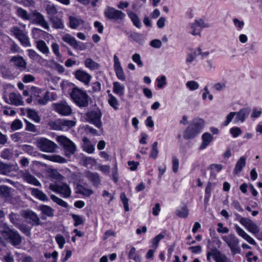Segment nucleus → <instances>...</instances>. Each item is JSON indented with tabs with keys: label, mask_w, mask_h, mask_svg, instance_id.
<instances>
[{
	"label": "nucleus",
	"mask_w": 262,
	"mask_h": 262,
	"mask_svg": "<svg viewBox=\"0 0 262 262\" xmlns=\"http://www.w3.org/2000/svg\"><path fill=\"white\" fill-rule=\"evenodd\" d=\"M70 97L76 105L80 107L89 105V96L85 91L75 86L70 93Z\"/></svg>",
	"instance_id": "obj_1"
},
{
	"label": "nucleus",
	"mask_w": 262,
	"mask_h": 262,
	"mask_svg": "<svg viewBox=\"0 0 262 262\" xmlns=\"http://www.w3.org/2000/svg\"><path fill=\"white\" fill-rule=\"evenodd\" d=\"M204 126V121L201 118L194 119L185 130L183 137L185 139H192L196 136Z\"/></svg>",
	"instance_id": "obj_2"
},
{
	"label": "nucleus",
	"mask_w": 262,
	"mask_h": 262,
	"mask_svg": "<svg viewBox=\"0 0 262 262\" xmlns=\"http://www.w3.org/2000/svg\"><path fill=\"white\" fill-rule=\"evenodd\" d=\"M85 116V120L87 122L94 124L99 129H102V122L101 118L102 113L100 109L97 108L89 111L86 113Z\"/></svg>",
	"instance_id": "obj_3"
},
{
	"label": "nucleus",
	"mask_w": 262,
	"mask_h": 262,
	"mask_svg": "<svg viewBox=\"0 0 262 262\" xmlns=\"http://www.w3.org/2000/svg\"><path fill=\"white\" fill-rule=\"evenodd\" d=\"M57 141L62 146L64 155L70 158L72 155L74 154L76 147L75 144L69 139L63 136H60L57 137Z\"/></svg>",
	"instance_id": "obj_4"
},
{
	"label": "nucleus",
	"mask_w": 262,
	"mask_h": 262,
	"mask_svg": "<svg viewBox=\"0 0 262 262\" xmlns=\"http://www.w3.org/2000/svg\"><path fill=\"white\" fill-rule=\"evenodd\" d=\"M36 144L40 150L46 152H55L58 148L56 143L45 138L37 139Z\"/></svg>",
	"instance_id": "obj_5"
},
{
	"label": "nucleus",
	"mask_w": 262,
	"mask_h": 262,
	"mask_svg": "<svg viewBox=\"0 0 262 262\" xmlns=\"http://www.w3.org/2000/svg\"><path fill=\"white\" fill-rule=\"evenodd\" d=\"M222 239L229 247L232 255L241 253V249L238 245L239 241L234 233H231L228 236H224Z\"/></svg>",
	"instance_id": "obj_6"
},
{
	"label": "nucleus",
	"mask_w": 262,
	"mask_h": 262,
	"mask_svg": "<svg viewBox=\"0 0 262 262\" xmlns=\"http://www.w3.org/2000/svg\"><path fill=\"white\" fill-rule=\"evenodd\" d=\"M104 14L107 18L116 21L123 20L126 16L125 14L121 10L110 6L106 7Z\"/></svg>",
	"instance_id": "obj_7"
},
{
	"label": "nucleus",
	"mask_w": 262,
	"mask_h": 262,
	"mask_svg": "<svg viewBox=\"0 0 262 262\" xmlns=\"http://www.w3.org/2000/svg\"><path fill=\"white\" fill-rule=\"evenodd\" d=\"M49 188L52 191L59 193L63 198H69L71 194L69 186L66 183L61 184H50Z\"/></svg>",
	"instance_id": "obj_8"
},
{
	"label": "nucleus",
	"mask_w": 262,
	"mask_h": 262,
	"mask_svg": "<svg viewBox=\"0 0 262 262\" xmlns=\"http://www.w3.org/2000/svg\"><path fill=\"white\" fill-rule=\"evenodd\" d=\"M53 109L58 114L62 116H69L72 114V110L71 106L65 101L59 103H54L52 105Z\"/></svg>",
	"instance_id": "obj_9"
},
{
	"label": "nucleus",
	"mask_w": 262,
	"mask_h": 262,
	"mask_svg": "<svg viewBox=\"0 0 262 262\" xmlns=\"http://www.w3.org/2000/svg\"><path fill=\"white\" fill-rule=\"evenodd\" d=\"M75 120H69L67 119L57 120L54 123L53 128L55 130H68L76 125Z\"/></svg>",
	"instance_id": "obj_10"
},
{
	"label": "nucleus",
	"mask_w": 262,
	"mask_h": 262,
	"mask_svg": "<svg viewBox=\"0 0 262 262\" xmlns=\"http://www.w3.org/2000/svg\"><path fill=\"white\" fill-rule=\"evenodd\" d=\"M62 39L75 50L82 51L85 49V46L83 43L77 41L74 37L69 34L63 36Z\"/></svg>",
	"instance_id": "obj_11"
},
{
	"label": "nucleus",
	"mask_w": 262,
	"mask_h": 262,
	"mask_svg": "<svg viewBox=\"0 0 262 262\" xmlns=\"http://www.w3.org/2000/svg\"><path fill=\"white\" fill-rule=\"evenodd\" d=\"M73 75L77 80L81 82L84 85H89L91 80L92 76L86 71L81 69H78L74 72Z\"/></svg>",
	"instance_id": "obj_12"
},
{
	"label": "nucleus",
	"mask_w": 262,
	"mask_h": 262,
	"mask_svg": "<svg viewBox=\"0 0 262 262\" xmlns=\"http://www.w3.org/2000/svg\"><path fill=\"white\" fill-rule=\"evenodd\" d=\"M239 222L250 232L253 234H256V233H257L259 231L258 226L254 222L249 219L242 217Z\"/></svg>",
	"instance_id": "obj_13"
},
{
	"label": "nucleus",
	"mask_w": 262,
	"mask_h": 262,
	"mask_svg": "<svg viewBox=\"0 0 262 262\" xmlns=\"http://www.w3.org/2000/svg\"><path fill=\"white\" fill-rule=\"evenodd\" d=\"M0 232L2 235L6 238H9L11 240L13 245H15V241L13 239V237L15 235V232L11 230L6 224L3 222L0 221Z\"/></svg>",
	"instance_id": "obj_14"
},
{
	"label": "nucleus",
	"mask_w": 262,
	"mask_h": 262,
	"mask_svg": "<svg viewBox=\"0 0 262 262\" xmlns=\"http://www.w3.org/2000/svg\"><path fill=\"white\" fill-rule=\"evenodd\" d=\"M114 69L117 77L121 81H125L126 77L121 67L119 59L116 55L114 56Z\"/></svg>",
	"instance_id": "obj_15"
},
{
	"label": "nucleus",
	"mask_w": 262,
	"mask_h": 262,
	"mask_svg": "<svg viewBox=\"0 0 262 262\" xmlns=\"http://www.w3.org/2000/svg\"><path fill=\"white\" fill-rule=\"evenodd\" d=\"M38 209L41 211L42 219H46L47 217H52L54 216L55 210L51 207L41 204L38 207Z\"/></svg>",
	"instance_id": "obj_16"
},
{
	"label": "nucleus",
	"mask_w": 262,
	"mask_h": 262,
	"mask_svg": "<svg viewBox=\"0 0 262 262\" xmlns=\"http://www.w3.org/2000/svg\"><path fill=\"white\" fill-rule=\"evenodd\" d=\"M32 18L34 22L40 25L43 28L49 30L50 27L48 22L44 16L39 12H34L32 13Z\"/></svg>",
	"instance_id": "obj_17"
},
{
	"label": "nucleus",
	"mask_w": 262,
	"mask_h": 262,
	"mask_svg": "<svg viewBox=\"0 0 262 262\" xmlns=\"http://www.w3.org/2000/svg\"><path fill=\"white\" fill-rule=\"evenodd\" d=\"M17 39L24 47L31 46L29 38L26 31L17 29Z\"/></svg>",
	"instance_id": "obj_18"
},
{
	"label": "nucleus",
	"mask_w": 262,
	"mask_h": 262,
	"mask_svg": "<svg viewBox=\"0 0 262 262\" xmlns=\"http://www.w3.org/2000/svg\"><path fill=\"white\" fill-rule=\"evenodd\" d=\"M235 229L236 232L238 234V235L242 237H243L244 239H245L247 242L249 244L256 245V243L255 241L253 239L252 237H251L249 235H248L242 228H241L239 226L236 225L235 226Z\"/></svg>",
	"instance_id": "obj_19"
},
{
	"label": "nucleus",
	"mask_w": 262,
	"mask_h": 262,
	"mask_svg": "<svg viewBox=\"0 0 262 262\" xmlns=\"http://www.w3.org/2000/svg\"><path fill=\"white\" fill-rule=\"evenodd\" d=\"M24 214L25 218L32 221L33 225L38 226L40 224V219L34 212L28 210L25 211Z\"/></svg>",
	"instance_id": "obj_20"
},
{
	"label": "nucleus",
	"mask_w": 262,
	"mask_h": 262,
	"mask_svg": "<svg viewBox=\"0 0 262 262\" xmlns=\"http://www.w3.org/2000/svg\"><path fill=\"white\" fill-rule=\"evenodd\" d=\"M85 177L94 186L98 187L100 184V178L97 173L88 171L85 173Z\"/></svg>",
	"instance_id": "obj_21"
},
{
	"label": "nucleus",
	"mask_w": 262,
	"mask_h": 262,
	"mask_svg": "<svg viewBox=\"0 0 262 262\" xmlns=\"http://www.w3.org/2000/svg\"><path fill=\"white\" fill-rule=\"evenodd\" d=\"M202 142L199 147L200 150L206 148L213 139V136L209 133H205L202 136Z\"/></svg>",
	"instance_id": "obj_22"
},
{
	"label": "nucleus",
	"mask_w": 262,
	"mask_h": 262,
	"mask_svg": "<svg viewBox=\"0 0 262 262\" xmlns=\"http://www.w3.org/2000/svg\"><path fill=\"white\" fill-rule=\"evenodd\" d=\"M247 158L245 156L241 157L237 161L233 170V174L237 175L243 168L246 166Z\"/></svg>",
	"instance_id": "obj_23"
},
{
	"label": "nucleus",
	"mask_w": 262,
	"mask_h": 262,
	"mask_svg": "<svg viewBox=\"0 0 262 262\" xmlns=\"http://www.w3.org/2000/svg\"><path fill=\"white\" fill-rule=\"evenodd\" d=\"M235 114L234 121L235 123H237L239 122H244L249 115V112L245 108H242L238 112H235Z\"/></svg>",
	"instance_id": "obj_24"
},
{
	"label": "nucleus",
	"mask_w": 262,
	"mask_h": 262,
	"mask_svg": "<svg viewBox=\"0 0 262 262\" xmlns=\"http://www.w3.org/2000/svg\"><path fill=\"white\" fill-rule=\"evenodd\" d=\"M31 194L36 199L45 202L49 201L48 196L42 191L37 188H30Z\"/></svg>",
	"instance_id": "obj_25"
},
{
	"label": "nucleus",
	"mask_w": 262,
	"mask_h": 262,
	"mask_svg": "<svg viewBox=\"0 0 262 262\" xmlns=\"http://www.w3.org/2000/svg\"><path fill=\"white\" fill-rule=\"evenodd\" d=\"M36 48L42 54L48 56L50 53L49 48L46 43L42 40L35 41Z\"/></svg>",
	"instance_id": "obj_26"
},
{
	"label": "nucleus",
	"mask_w": 262,
	"mask_h": 262,
	"mask_svg": "<svg viewBox=\"0 0 262 262\" xmlns=\"http://www.w3.org/2000/svg\"><path fill=\"white\" fill-rule=\"evenodd\" d=\"M42 157L45 159L54 162H57L59 163H65L67 162L66 159L59 155H47L43 154L42 155Z\"/></svg>",
	"instance_id": "obj_27"
},
{
	"label": "nucleus",
	"mask_w": 262,
	"mask_h": 262,
	"mask_svg": "<svg viewBox=\"0 0 262 262\" xmlns=\"http://www.w3.org/2000/svg\"><path fill=\"white\" fill-rule=\"evenodd\" d=\"M84 23V21L79 17L73 16H69V25L72 29L77 28L81 24Z\"/></svg>",
	"instance_id": "obj_28"
},
{
	"label": "nucleus",
	"mask_w": 262,
	"mask_h": 262,
	"mask_svg": "<svg viewBox=\"0 0 262 262\" xmlns=\"http://www.w3.org/2000/svg\"><path fill=\"white\" fill-rule=\"evenodd\" d=\"M13 167L9 164L0 161V173L3 175L10 176Z\"/></svg>",
	"instance_id": "obj_29"
},
{
	"label": "nucleus",
	"mask_w": 262,
	"mask_h": 262,
	"mask_svg": "<svg viewBox=\"0 0 262 262\" xmlns=\"http://www.w3.org/2000/svg\"><path fill=\"white\" fill-rule=\"evenodd\" d=\"M82 141L83 150L89 154L93 153L95 150L94 145L91 143L89 139L86 137H84Z\"/></svg>",
	"instance_id": "obj_30"
},
{
	"label": "nucleus",
	"mask_w": 262,
	"mask_h": 262,
	"mask_svg": "<svg viewBox=\"0 0 262 262\" xmlns=\"http://www.w3.org/2000/svg\"><path fill=\"white\" fill-rule=\"evenodd\" d=\"M84 63L86 68L92 71L97 70L100 67V66L98 63L95 62L92 58H90L86 59L84 61Z\"/></svg>",
	"instance_id": "obj_31"
},
{
	"label": "nucleus",
	"mask_w": 262,
	"mask_h": 262,
	"mask_svg": "<svg viewBox=\"0 0 262 262\" xmlns=\"http://www.w3.org/2000/svg\"><path fill=\"white\" fill-rule=\"evenodd\" d=\"M23 178L24 180L28 183L36 186H41V183L37 180V179L28 172L25 173L23 174Z\"/></svg>",
	"instance_id": "obj_32"
},
{
	"label": "nucleus",
	"mask_w": 262,
	"mask_h": 262,
	"mask_svg": "<svg viewBox=\"0 0 262 262\" xmlns=\"http://www.w3.org/2000/svg\"><path fill=\"white\" fill-rule=\"evenodd\" d=\"M125 86L118 81L113 82V91L114 93L122 96L124 93Z\"/></svg>",
	"instance_id": "obj_33"
},
{
	"label": "nucleus",
	"mask_w": 262,
	"mask_h": 262,
	"mask_svg": "<svg viewBox=\"0 0 262 262\" xmlns=\"http://www.w3.org/2000/svg\"><path fill=\"white\" fill-rule=\"evenodd\" d=\"M127 13L133 24L137 28H140L141 26V23L137 15L130 10L127 11Z\"/></svg>",
	"instance_id": "obj_34"
},
{
	"label": "nucleus",
	"mask_w": 262,
	"mask_h": 262,
	"mask_svg": "<svg viewBox=\"0 0 262 262\" xmlns=\"http://www.w3.org/2000/svg\"><path fill=\"white\" fill-rule=\"evenodd\" d=\"M50 19L52 23L53 27L56 29H62L64 28V25L62 20L57 17H50Z\"/></svg>",
	"instance_id": "obj_35"
},
{
	"label": "nucleus",
	"mask_w": 262,
	"mask_h": 262,
	"mask_svg": "<svg viewBox=\"0 0 262 262\" xmlns=\"http://www.w3.org/2000/svg\"><path fill=\"white\" fill-rule=\"evenodd\" d=\"M77 188L78 192L85 196H89L94 193L92 189L86 188L81 185H78Z\"/></svg>",
	"instance_id": "obj_36"
},
{
	"label": "nucleus",
	"mask_w": 262,
	"mask_h": 262,
	"mask_svg": "<svg viewBox=\"0 0 262 262\" xmlns=\"http://www.w3.org/2000/svg\"><path fill=\"white\" fill-rule=\"evenodd\" d=\"M189 214V210L186 205L176 211V214L180 217L186 218Z\"/></svg>",
	"instance_id": "obj_37"
},
{
	"label": "nucleus",
	"mask_w": 262,
	"mask_h": 262,
	"mask_svg": "<svg viewBox=\"0 0 262 262\" xmlns=\"http://www.w3.org/2000/svg\"><path fill=\"white\" fill-rule=\"evenodd\" d=\"M136 248L132 247L128 253V257L130 259H133L136 262H141V257L139 255L136 253Z\"/></svg>",
	"instance_id": "obj_38"
},
{
	"label": "nucleus",
	"mask_w": 262,
	"mask_h": 262,
	"mask_svg": "<svg viewBox=\"0 0 262 262\" xmlns=\"http://www.w3.org/2000/svg\"><path fill=\"white\" fill-rule=\"evenodd\" d=\"M50 177L58 181H62L65 179L64 177L62 176L56 169H52L50 171Z\"/></svg>",
	"instance_id": "obj_39"
},
{
	"label": "nucleus",
	"mask_w": 262,
	"mask_h": 262,
	"mask_svg": "<svg viewBox=\"0 0 262 262\" xmlns=\"http://www.w3.org/2000/svg\"><path fill=\"white\" fill-rule=\"evenodd\" d=\"M51 199L52 200V201L57 203L58 205L62 206V207H65V208H67L68 207V204L67 202H66L65 201H64L63 200H62V199H61L60 198L57 197V196L54 195V194H51Z\"/></svg>",
	"instance_id": "obj_40"
},
{
	"label": "nucleus",
	"mask_w": 262,
	"mask_h": 262,
	"mask_svg": "<svg viewBox=\"0 0 262 262\" xmlns=\"http://www.w3.org/2000/svg\"><path fill=\"white\" fill-rule=\"evenodd\" d=\"M108 103L110 105L113 107L115 110L118 109V101L117 98L112 94L108 95Z\"/></svg>",
	"instance_id": "obj_41"
},
{
	"label": "nucleus",
	"mask_w": 262,
	"mask_h": 262,
	"mask_svg": "<svg viewBox=\"0 0 262 262\" xmlns=\"http://www.w3.org/2000/svg\"><path fill=\"white\" fill-rule=\"evenodd\" d=\"M158 143L157 142H155L152 145V149L149 155V157L154 159H156L159 154V150L158 148Z\"/></svg>",
	"instance_id": "obj_42"
},
{
	"label": "nucleus",
	"mask_w": 262,
	"mask_h": 262,
	"mask_svg": "<svg viewBox=\"0 0 262 262\" xmlns=\"http://www.w3.org/2000/svg\"><path fill=\"white\" fill-rule=\"evenodd\" d=\"M49 93L46 92L42 96H38L36 101L40 104L45 105L49 100Z\"/></svg>",
	"instance_id": "obj_43"
},
{
	"label": "nucleus",
	"mask_w": 262,
	"mask_h": 262,
	"mask_svg": "<svg viewBox=\"0 0 262 262\" xmlns=\"http://www.w3.org/2000/svg\"><path fill=\"white\" fill-rule=\"evenodd\" d=\"M46 10L47 13L51 16L50 17L54 16L57 13V10L54 5H48Z\"/></svg>",
	"instance_id": "obj_44"
},
{
	"label": "nucleus",
	"mask_w": 262,
	"mask_h": 262,
	"mask_svg": "<svg viewBox=\"0 0 262 262\" xmlns=\"http://www.w3.org/2000/svg\"><path fill=\"white\" fill-rule=\"evenodd\" d=\"M51 48L54 54L56 55L57 58L60 59L62 57V55L59 52V46L55 42H52L51 45Z\"/></svg>",
	"instance_id": "obj_45"
},
{
	"label": "nucleus",
	"mask_w": 262,
	"mask_h": 262,
	"mask_svg": "<svg viewBox=\"0 0 262 262\" xmlns=\"http://www.w3.org/2000/svg\"><path fill=\"white\" fill-rule=\"evenodd\" d=\"M215 261L216 262H231L230 259L221 252L219 253L218 255H215Z\"/></svg>",
	"instance_id": "obj_46"
},
{
	"label": "nucleus",
	"mask_w": 262,
	"mask_h": 262,
	"mask_svg": "<svg viewBox=\"0 0 262 262\" xmlns=\"http://www.w3.org/2000/svg\"><path fill=\"white\" fill-rule=\"evenodd\" d=\"M27 113L28 117L35 122H38L40 121V118L38 116L37 112L35 111L28 110Z\"/></svg>",
	"instance_id": "obj_47"
},
{
	"label": "nucleus",
	"mask_w": 262,
	"mask_h": 262,
	"mask_svg": "<svg viewBox=\"0 0 262 262\" xmlns=\"http://www.w3.org/2000/svg\"><path fill=\"white\" fill-rule=\"evenodd\" d=\"M186 85L190 91L196 90L199 88V83L196 81L193 80L187 82Z\"/></svg>",
	"instance_id": "obj_48"
},
{
	"label": "nucleus",
	"mask_w": 262,
	"mask_h": 262,
	"mask_svg": "<svg viewBox=\"0 0 262 262\" xmlns=\"http://www.w3.org/2000/svg\"><path fill=\"white\" fill-rule=\"evenodd\" d=\"M17 15L25 20H29L30 18V16L28 12L21 8L17 9Z\"/></svg>",
	"instance_id": "obj_49"
},
{
	"label": "nucleus",
	"mask_w": 262,
	"mask_h": 262,
	"mask_svg": "<svg viewBox=\"0 0 262 262\" xmlns=\"http://www.w3.org/2000/svg\"><path fill=\"white\" fill-rule=\"evenodd\" d=\"M235 112H230L226 117L225 120L223 122V125L224 126H227L233 119L235 116Z\"/></svg>",
	"instance_id": "obj_50"
},
{
	"label": "nucleus",
	"mask_w": 262,
	"mask_h": 262,
	"mask_svg": "<svg viewBox=\"0 0 262 262\" xmlns=\"http://www.w3.org/2000/svg\"><path fill=\"white\" fill-rule=\"evenodd\" d=\"M72 217L75 222L74 226L75 227H77L83 223V218L81 216L73 214H72Z\"/></svg>",
	"instance_id": "obj_51"
},
{
	"label": "nucleus",
	"mask_w": 262,
	"mask_h": 262,
	"mask_svg": "<svg viewBox=\"0 0 262 262\" xmlns=\"http://www.w3.org/2000/svg\"><path fill=\"white\" fill-rule=\"evenodd\" d=\"M190 28L191 29L190 33L192 35H197L200 34V29L198 27H197L194 22L190 24Z\"/></svg>",
	"instance_id": "obj_52"
},
{
	"label": "nucleus",
	"mask_w": 262,
	"mask_h": 262,
	"mask_svg": "<svg viewBox=\"0 0 262 262\" xmlns=\"http://www.w3.org/2000/svg\"><path fill=\"white\" fill-rule=\"evenodd\" d=\"M230 133L233 138H237L242 134V132L240 128L233 127L230 128Z\"/></svg>",
	"instance_id": "obj_53"
},
{
	"label": "nucleus",
	"mask_w": 262,
	"mask_h": 262,
	"mask_svg": "<svg viewBox=\"0 0 262 262\" xmlns=\"http://www.w3.org/2000/svg\"><path fill=\"white\" fill-rule=\"evenodd\" d=\"M55 240L57 243L60 249H62L64 245L66 243V241L63 236L61 235L58 234L55 237Z\"/></svg>",
	"instance_id": "obj_54"
},
{
	"label": "nucleus",
	"mask_w": 262,
	"mask_h": 262,
	"mask_svg": "<svg viewBox=\"0 0 262 262\" xmlns=\"http://www.w3.org/2000/svg\"><path fill=\"white\" fill-rule=\"evenodd\" d=\"M132 59L136 63L138 66L142 67L143 66V63L141 59V56L139 54L135 53L132 56Z\"/></svg>",
	"instance_id": "obj_55"
},
{
	"label": "nucleus",
	"mask_w": 262,
	"mask_h": 262,
	"mask_svg": "<svg viewBox=\"0 0 262 262\" xmlns=\"http://www.w3.org/2000/svg\"><path fill=\"white\" fill-rule=\"evenodd\" d=\"M157 81L158 82V88L159 89H162L166 84V77L163 75L161 76L160 78H157Z\"/></svg>",
	"instance_id": "obj_56"
},
{
	"label": "nucleus",
	"mask_w": 262,
	"mask_h": 262,
	"mask_svg": "<svg viewBox=\"0 0 262 262\" xmlns=\"http://www.w3.org/2000/svg\"><path fill=\"white\" fill-rule=\"evenodd\" d=\"M172 171L174 173H177L178 171L179 166V161L175 156L172 158Z\"/></svg>",
	"instance_id": "obj_57"
},
{
	"label": "nucleus",
	"mask_w": 262,
	"mask_h": 262,
	"mask_svg": "<svg viewBox=\"0 0 262 262\" xmlns=\"http://www.w3.org/2000/svg\"><path fill=\"white\" fill-rule=\"evenodd\" d=\"M164 237V235L161 233L156 236L152 241L153 247L155 249L158 247L159 242Z\"/></svg>",
	"instance_id": "obj_58"
},
{
	"label": "nucleus",
	"mask_w": 262,
	"mask_h": 262,
	"mask_svg": "<svg viewBox=\"0 0 262 262\" xmlns=\"http://www.w3.org/2000/svg\"><path fill=\"white\" fill-rule=\"evenodd\" d=\"M27 63L22 57H17V67L20 68L21 70L26 69Z\"/></svg>",
	"instance_id": "obj_59"
},
{
	"label": "nucleus",
	"mask_w": 262,
	"mask_h": 262,
	"mask_svg": "<svg viewBox=\"0 0 262 262\" xmlns=\"http://www.w3.org/2000/svg\"><path fill=\"white\" fill-rule=\"evenodd\" d=\"M18 262H34L31 256H27L24 254H19L18 256Z\"/></svg>",
	"instance_id": "obj_60"
},
{
	"label": "nucleus",
	"mask_w": 262,
	"mask_h": 262,
	"mask_svg": "<svg viewBox=\"0 0 262 262\" xmlns=\"http://www.w3.org/2000/svg\"><path fill=\"white\" fill-rule=\"evenodd\" d=\"M132 37L134 40L140 44H143L144 42V38L142 35L139 33H134L132 35Z\"/></svg>",
	"instance_id": "obj_61"
},
{
	"label": "nucleus",
	"mask_w": 262,
	"mask_h": 262,
	"mask_svg": "<svg viewBox=\"0 0 262 262\" xmlns=\"http://www.w3.org/2000/svg\"><path fill=\"white\" fill-rule=\"evenodd\" d=\"M221 252L217 250V249H212L211 251L207 252V260L210 261L211 256H212L213 258L215 259V255H218L219 253H220Z\"/></svg>",
	"instance_id": "obj_62"
},
{
	"label": "nucleus",
	"mask_w": 262,
	"mask_h": 262,
	"mask_svg": "<svg viewBox=\"0 0 262 262\" xmlns=\"http://www.w3.org/2000/svg\"><path fill=\"white\" fill-rule=\"evenodd\" d=\"M194 23L196 25L197 27L200 28V30L202 28H208L209 27V25L206 24L203 19H196L195 20Z\"/></svg>",
	"instance_id": "obj_63"
},
{
	"label": "nucleus",
	"mask_w": 262,
	"mask_h": 262,
	"mask_svg": "<svg viewBox=\"0 0 262 262\" xmlns=\"http://www.w3.org/2000/svg\"><path fill=\"white\" fill-rule=\"evenodd\" d=\"M10 192L9 188L6 186H0V194L7 196Z\"/></svg>",
	"instance_id": "obj_64"
}]
</instances>
